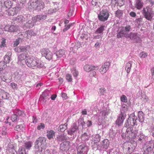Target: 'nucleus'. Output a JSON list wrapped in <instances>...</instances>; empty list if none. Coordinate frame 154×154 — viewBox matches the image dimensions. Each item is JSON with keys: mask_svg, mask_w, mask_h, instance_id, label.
Returning a JSON list of instances; mask_svg holds the SVG:
<instances>
[{"mask_svg": "<svg viewBox=\"0 0 154 154\" xmlns=\"http://www.w3.org/2000/svg\"><path fill=\"white\" fill-rule=\"evenodd\" d=\"M46 138L43 137L38 138L35 143V151L36 154L42 152L46 148Z\"/></svg>", "mask_w": 154, "mask_h": 154, "instance_id": "1", "label": "nucleus"}, {"mask_svg": "<svg viewBox=\"0 0 154 154\" xmlns=\"http://www.w3.org/2000/svg\"><path fill=\"white\" fill-rule=\"evenodd\" d=\"M29 19H32V20H30L28 22H27L24 25V28L25 27L27 28H32L34 26L35 23L37 21H42L46 19L47 18L46 15L43 14L37 15L33 17H32L29 15Z\"/></svg>", "mask_w": 154, "mask_h": 154, "instance_id": "2", "label": "nucleus"}, {"mask_svg": "<svg viewBox=\"0 0 154 154\" xmlns=\"http://www.w3.org/2000/svg\"><path fill=\"white\" fill-rule=\"evenodd\" d=\"M26 63L30 67L36 66L38 68H41L43 66V64L38 59L28 56L27 57Z\"/></svg>", "mask_w": 154, "mask_h": 154, "instance_id": "3", "label": "nucleus"}, {"mask_svg": "<svg viewBox=\"0 0 154 154\" xmlns=\"http://www.w3.org/2000/svg\"><path fill=\"white\" fill-rule=\"evenodd\" d=\"M29 8L35 10L40 11L44 8V3L38 0H30L28 3Z\"/></svg>", "mask_w": 154, "mask_h": 154, "instance_id": "4", "label": "nucleus"}, {"mask_svg": "<svg viewBox=\"0 0 154 154\" xmlns=\"http://www.w3.org/2000/svg\"><path fill=\"white\" fill-rule=\"evenodd\" d=\"M137 118L135 115L134 113H133L129 115V117L125 122V126L126 127H131L137 125Z\"/></svg>", "mask_w": 154, "mask_h": 154, "instance_id": "5", "label": "nucleus"}, {"mask_svg": "<svg viewBox=\"0 0 154 154\" xmlns=\"http://www.w3.org/2000/svg\"><path fill=\"white\" fill-rule=\"evenodd\" d=\"M128 127L125 134V138L127 140L135 138L137 136V131L133 130V127Z\"/></svg>", "mask_w": 154, "mask_h": 154, "instance_id": "6", "label": "nucleus"}, {"mask_svg": "<svg viewBox=\"0 0 154 154\" xmlns=\"http://www.w3.org/2000/svg\"><path fill=\"white\" fill-rule=\"evenodd\" d=\"M136 145L135 143H132L130 142L125 143L123 147L124 152L126 154H129L132 152L135 149Z\"/></svg>", "mask_w": 154, "mask_h": 154, "instance_id": "7", "label": "nucleus"}, {"mask_svg": "<svg viewBox=\"0 0 154 154\" xmlns=\"http://www.w3.org/2000/svg\"><path fill=\"white\" fill-rule=\"evenodd\" d=\"M6 152L7 154H26L25 149L22 148H19L18 152H17L13 145L11 144H8Z\"/></svg>", "mask_w": 154, "mask_h": 154, "instance_id": "8", "label": "nucleus"}, {"mask_svg": "<svg viewBox=\"0 0 154 154\" xmlns=\"http://www.w3.org/2000/svg\"><path fill=\"white\" fill-rule=\"evenodd\" d=\"M109 15V12L107 10L103 9L100 12L98 17L100 21L105 22L107 20Z\"/></svg>", "mask_w": 154, "mask_h": 154, "instance_id": "9", "label": "nucleus"}, {"mask_svg": "<svg viewBox=\"0 0 154 154\" xmlns=\"http://www.w3.org/2000/svg\"><path fill=\"white\" fill-rule=\"evenodd\" d=\"M142 14L145 18L149 20H150L153 16V12L152 11L151 8L149 7L143 8Z\"/></svg>", "mask_w": 154, "mask_h": 154, "instance_id": "10", "label": "nucleus"}, {"mask_svg": "<svg viewBox=\"0 0 154 154\" xmlns=\"http://www.w3.org/2000/svg\"><path fill=\"white\" fill-rule=\"evenodd\" d=\"M79 126L75 123H73L71 127L67 131L68 134L73 136V138L76 136L77 131L78 130Z\"/></svg>", "mask_w": 154, "mask_h": 154, "instance_id": "11", "label": "nucleus"}, {"mask_svg": "<svg viewBox=\"0 0 154 154\" xmlns=\"http://www.w3.org/2000/svg\"><path fill=\"white\" fill-rule=\"evenodd\" d=\"M41 53L42 56L45 57L49 61L52 59L53 54L49 50L43 49L41 51Z\"/></svg>", "mask_w": 154, "mask_h": 154, "instance_id": "12", "label": "nucleus"}, {"mask_svg": "<svg viewBox=\"0 0 154 154\" xmlns=\"http://www.w3.org/2000/svg\"><path fill=\"white\" fill-rule=\"evenodd\" d=\"M109 144V140L107 139L104 140L99 144L97 147L98 149L104 151L105 149L108 148Z\"/></svg>", "mask_w": 154, "mask_h": 154, "instance_id": "13", "label": "nucleus"}, {"mask_svg": "<svg viewBox=\"0 0 154 154\" xmlns=\"http://www.w3.org/2000/svg\"><path fill=\"white\" fill-rule=\"evenodd\" d=\"M129 38L134 42H138L140 40L138 34L136 33L131 32L128 34V38Z\"/></svg>", "mask_w": 154, "mask_h": 154, "instance_id": "14", "label": "nucleus"}, {"mask_svg": "<svg viewBox=\"0 0 154 154\" xmlns=\"http://www.w3.org/2000/svg\"><path fill=\"white\" fill-rule=\"evenodd\" d=\"M88 150L87 146L84 145H80L77 149V154H87Z\"/></svg>", "mask_w": 154, "mask_h": 154, "instance_id": "15", "label": "nucleus"}, {"mask_svg": "<svg viewBox=\"0 0 154 154\" xmlns=\"http://www.w3.org/2000/svg\"><path fill=\"white\" fill-rule=\"evenodd\" d=\"M19 8L18 7L8 8L6 11L5 14L8 16H13L18 13Z\"/></svg>", "mask_w": 154, "mask_h": 154, "instance_id": "16", "label": "nucleus"}, {"mask_svg": "<svg viewBox=\"0 0 154 154\" xmlns=\"http://www.w3.org/2000/svg\"><path fill=\"white\" fill-rule=\"evenodd\" d=\"M70 142L69 141H64L61 143L60 145V149L62 151H66L68 150L70 147Z\"/></svg>", "mask_w": 154, "mask_h": 154, "instance_id": "17", "label": "nucleus"}, {"mask_svg": "<svg viewBox=\"0 0 154 154\" xmlns=\"http://www.w3.org/2000/svg\"><path fill=\"white\" fill-rule=\"evenodd\" d=\"M153 142L151 140L146 142L143 146V150H146L149 152H151L153 148Z\"/></svg>", "mask_w": 154, "mask_h": 154, "instance_id": "18", "label": "nucleus"}, {"mask_svg": "<svg viewBox=\"0 0 154 154\" xmlns=\"http://www.w3.org/2000/svg\"><path fill=\"white\" fill-rule=\"evenodd\" d=\"M30 49V47L29 45L20 46L15 48L14 50L16 52H26L29 51Z\"/></svg>", "mask_w": 154, "mask_h": 154, "instance_id": "19", "label": "nucleus"}, {"mask_svg": "<svg viewBox=\"0 0 154 154\" xmlns=\"http://www.w3.org/2000/svg\"><path fill=\"white\" fill-rule=\"evenodd\" d=\"M27 56L26 54H21L18 57V62L19 64L23 65L26 63L27 61Z\"/></svg>", "mask_w": 154, "mask_h": 154, "instance_id": "20", "label": "nucleus"}, {"mask_svg": "<svg viewBox=\"0 0 154 154\" xmlns=\"http://www.w3.org/2000/svg\"><path fill=\"white\" fill-rule=\"evenodd\" d=\"M18 27L17 26L13 25H6L5 26L4 29L5 31L10 32H16L18 29Z\"/></svg>", "mask_w": 154, "mask_h": 154, "instance_id": "21", "label": "nucleus"}, {"mask_svg": "<svg viewBox=\"0 0 154 154\" xmlns=\"http://www.w3.org/2000/svg\"><path fill=\"white\" fill-rule=\"evenodd\" d=\"M68 139L66 135L64 133L59 134L56 136V140L58 142L65 141Z\"/></svg>", "mask_w": 154, "mask_h": 154, "instance_id": "22", "label": "nucleus"}, {"mask_svg": "<svg viewBox=\"0 0 154 154\" xmlns=\"http://www.w3.org/2000/svg\"><path fill=\"white\" fill-rule=\"evenodd\" d=\"M108 114V112L106 110H104L100 113L98 117V121L100 123V125L102 124V122L103 118L106 117Z\"/></svg>", "mask_w": 154, "mask_h": 154, "instance_id": "23", "label": "nucleus"}, {"mask_svg": "<svg viewBox=\"0 0 154 154\" xmlns=\"http://www.w3.org/2000/svg\"><path fill=\"white\" fill-rule=\"evenodd\" d=\"M110 64L109 62L105 63L99 69V71L101 73L103 74L106 73L109 69Z\"/></svg>", "mask_w": 154, "mask_h": 154, "instance_id": "24", "label": "nucleus"}, {"mask_svg": "<svg viewBox=\"0 0 154 154\" xmlns=\"http://www.w3.org/2000/svg\"><path fill=\"white\" fill-rule=\"evenodd\" d=\"M98 69L97 66H94L88 64H86L84 67V70L87 72H90L91 70H97Z\"/></svg>", "mask_w": 154, "mask_h": 154, "instance_id": "25", "label": "nucleus"}, {"mask_svg": "<svg viewBox=\"0 0 154 154\" xmlns=\"http://www.w3.org/2000/svg\"><path fill=\"white\" fill-rule=\"evenodd\" d=\"M23 74L20 71H17L14 73V79L16 81H21L23 79Z\"/></svg>", "mask_w": 154, "mask_h": 154, "instance_id": "26", "label": "nucleus"}, {"mask_svg": "<svg viewBox=\"0 0 154 154\" xmlns=\"http://www.w3.org/2000/svg\"><path fill=\"white\" fill-rule=\"evenodd\" d=\"M49 92L48 91H45L42 93V95H41L40 99H43V101L46 102L49 99Z\"/></svg>", "mask_w": 154, "mask_h": 154, "instance_id": "27", "label": "nucleus"}, {"mask_svg": "<svg viewBox=\"0 0 154 154\" xmlns=\"http://www.w3.org/2000/svg\"><path fill=\"white\" fill-rule=\"evenodd\" d=\"M55 132L52 130L47 131V137L49 140L54 139L55 136Z\"/></svg>", "mask_w": 154, "mask_h": 154, "instance_id": "28", "label": "nucleus"}, {"mask_svg": "<svg viewBox=\"0 0 154 154\" xmlns=\"http://www.w3.org/2000/svg\"><path fill=\"white\" fill-rule=\"evenodd\" d=\"M128 34L125 32V31L124 29H121L120 31L118 33L117 37L118 38H122L123 37H125L128 38Z\"/></svg>", "mask_w": 154, "mask_h": 154, "instance_id": "29", "label": "nucleus"}, {"mask_svg": "<svg viewBox=\"0 0 154 154\" xmlns=\"http://www.w3.org/2000/svg\"><path fill=\"white\" fill-rule=\"evenodd\" d=\"M27 17H29V15L27 16L26 15H24V16L21 15H19L15 17L14 20L17 22L22 23L24 22L26 20V18Z\"/></svg>", "mask_w": 154, "mask_h": 154, "instance_id": "30", "label": "nucleus"}, {"mask_svg": "<svg viewBox=\"0 0 154 154\" xmlns=\"http://www.w3.org/2000/svg\"><path fill=\"white\" fill-rule=\"evenodd\" d=\"M4 8L5 9L6 8H10L12 6L13 3L10 1L6 0L5 1L4 3H2Z\"/></svg>", "mask_w": 154, "mask_h": 154, "instance_id": "31", "label": "nucleus"}, {"mask_svg": "<svg viewBox=\"0 0 154 154\" xmlns=\"http://www.w3.org/2000/svg\"><path fill=\"white\" fill-rule=\"evenodd\" d=\"M138 117L140 122L142 123L144 122L145 115L142 111H140L138 112Z\"/></svg>", "mask_w": 154, "mask_h": 154, "instance_id": "32", "label": "nucleus"}, {"mask_svg": "<svg viewBox=\"0 0 154 154\" xmlns=\"http://www.w3.org/2000/svg\"><path fill=\"white\" fill-rule=\"evenodd\" d=\"M0 96L3 99H8L10 97V95L8 93L2 90L0 93Z\"/></svg>", "mask_w": 154, "mask_h": 154, "instance_id": "33", "label": "nucleus"}, {"mask_svg": "<svg viewBox=\"0 0 154 154\" xmlns=\"http://www.w3.org/2000/svg\"><path fill=\"white\" fill-rule=\"evenodd\" d=\"M142 0H135V6L137 9H140L143 6V3Z\"/></svg>", "mask_w": 154, "mask_h": 154, "instance_id": "34", "label": "nucleus"}, {"mask_svg": "<svg viewBox=\"0 0 154 154\" xmlns=\"http://www.w3.org/2000/svg\"><path fill=\"white\" fill-rule=\"evenodd\" d=\"M65 51L64 50L61 49L57 51L55 54H56V56L58 57L61 58V57H65Z\"/></svg>", "mask_w": 154, "mask_h": 154, "instance_id": "35", "label": "nucleus"}, {"mask_svg": "<svg viewBox=\"0 0 154 154\" xmlns=\"http://www.w3.org/2000/svg\"><path fill=\"white\" fill-rule=\"evenodd\" d=\"M33 143L31 141H27L24 143L23 145L24 147L26 149L29 150L32 147Z\"/></svg>", "mask_w": 154, "mask_h": 154, "instance_id": "36", "label": "nucleus"}, {"mask_svg": "<svg viewBox=\"0 0 154 154\" xmlns=\"http://www.w3.org/2000/svg\"><path fill=\"white\" fill-rule=\"evenodd\" d=\"M15 130L18 131H23L25 130V125L21 124L17 125L15 128Z\"/></svg>", "mask_w": 154, "mask_h": 154, "instance_id": "37", "label": "nucleus"}, {"mask_svg": "<svg viewBox=\"0 0 154 154\" xmlns=\"http://www.w3.org/2000/svg\"><path fill=\"white\" fill-rule=\"evenodd\" d=\"M12 55L11 52H8L4 57V60L6 63H9L10 61L11 57Z\"/></svg>", "mask_w": 154, "mask_h": 154, "instance_id": "38", "label": "nucleus"}, {"mask_svg": "<svg viewBox=\"0 0 154 154\" xmlns=\"http://www.w3.org/2000/svg\"><path fill=\"white\" fill-rule=\"evenodd\" d=\"M71 73L75 78H76L78 75L79 72L76 70L75 68L73 67L71 69Z\"/></svg>", "mask_w": 154, "mask_h": 154, "instance_id": "39", "label": "nucleus"}, {"mask_svg": "<svg viewBox=\"0 0 154 154\" xmlns=\"http://www.w3.org/2000/svg\"><path fill=\"white\" fill-rule=\"evenodd\" d=\"M67 125V124L66 123L60 125L58 128L59 131L62 132H64L66 129Z\"/></svg>", "mask_w": 154, "mask_h": 154, "instance_id": "40", "label": "nucleus"}, {"mask_svg": "<svg viewBox=\"0 0 154 154\" xmlns=\"http://www.w3.org/2000/svg\"><path fill=\"white\" fill-rule=\"evenodd\" d=\"M90 137L89 135L86 133H84L81 136L82 140L83 141H85L89 139Z\"/></svg>", "mask_w": 154, "mask_h": 154, "instance_id": "41", "label": "nucleus"}, {"mask_svg": "<svg viewBox=\"0 0 154 154\" xmlns=\"http://www.w3.org/2000/svg\"><path fill=\"white\" fill-rule=\"evenodd\" d=\"M11 119L12 122H17L19 120V117H18V116L14 113V114L12 115L11 116Z\"/></svg>", "mask_w": 154, "mask_h": 154, "instance_id": "42", "label": "nucleus"}, {"mask_svg": "<svg viewBox=\"0 0 154 154\" xmlns=\"http://www.w3.org/2000/svg\"><path fill=\"white\" fill-rule=\"evenodd\" d=\"M132 63L129 62L127 63L126 65L125 70L127 73H129L131 70Z\"/></svg>", "mask_w": 154, "mask_h": 154, "instance_id": "43", "label": "nucleus"}, {"mask_svg": "<svg viewBox=\"0 0 154 154\" xmlns=\"http://www.w3.org/2000/svg\"><path fill=\"white\" fill-rule=\"evenodd\" d=\"M126 117V114L124 112H121V113L119 114L118 118L123 120H125Z\"/></svg>", "mask_w": 154, "mask_h": 154, "instance_id": "44", "label": "nucleus"}, {"mask_svg": "<svg viewBox=\"0 0 154 154\" xmlns=\"http://www.w3.org/2000/svg\"><path fill=\"white\" fill-rule=\"evenodd\" d=\"M100 136L99 134H96L93 136V139L94 142L97 143L100 141Z\"/></svg>", "mask_w": 154, "mask_h": 154, "instance_id": "45", "label": "nucleus"}, {"mask_svg": "<svg viewBox=\"0 0 154 154\" xmlns=\"http://www.w3.org/2000/svg\"><path fill=\"white\" fill-rule=\"evenodd\" d=\"M105 28V26H102L98 28L95 31V33L97 34H100L102 33L103 32Z\"/></svg>", "mask_w": 154, "mask_h": 154, "instance_id": "46", "label": "nucleus"}, {"mask_svg": "<svg viewBox=\"0 0 154 154\" xmlns=\"http://www.w3.org/2000/svg\"><path fill=\"white\" fill-rule=\"evenodd\" d=\"M123 14V12L122 11L120 10L119 9L118 10L115 12V16L119 18L122 16Z\"/></svg>", "mask_w": 154, "mask_h": 154, "instance_id": "47", "label": "nucleus"}, {"mask_svg": "<svg viewBox=\"0 0 154 154\" xmlns=\"http://www.w3.org/2000/svg\"><path fill=\"white\" fill-rule=\"evenodd\" d=\"M75 14L74 13V8L71 7L69 10V12L68 14V16L70 17L72 16H74Z\"/></svg>", "mask_w": 154, "mask_h": 154, "instance_id": "48", "label": "nucleus"}, {"mask_svg": "<svg viewBox=\"0 0 154 154\" xmlns=\"http://www.w3.org/2000/svg\"><path fill=\"white\" fill-rule=\"evenodd\" d=\"M58 10V9L57 8H55V9H51L48 11H46V14H50L56 12Z\"/></svg>", "mask_w": 154, "mask_h": 154, "instance_id": "49", "label": "nucleus"}, {"mask_svg": "<svg viewBox=\"0 0 154 154\" xmlns=\"http://www.w3.org/2000/svg\"><path fill=\"white\" fill-rule=\"evenodd\" d=\"M14 112V113L18 116L19 117V116L22 115L23 113V112L22 111L18 109L15 110Z\"/></svg>", "mask_w": 154, "mask_h": 154, "instance_id": "50", "label": "nucleus"}, {"mask_svg": "<svg viewBox=\"0 0 154 154\" xmlns=\"http://www.w3.org/2000/svg\"><path fill=\"white\" fill-rule=\"evenodd\" d=\"M123 122V120L118 118L116 122V126L117 125L118 127L121 126L122 125Z\"/></svg>", "mask_w": 154, "mask_h": 154, "instance_id": "51", "label": "nucleus"}, {"mask_svg": "<svg viewBox=\"0 0 154 154\" xmlns=\"http://www.w3.org/2000/svg\"><path fill=\"white\" fill-rule=\"evenodd\" d=\"M5 9L4 8L2 2L0 3V16H2L3 15L4 12L3 11L5 10Z\"/></svg>", "mask_w": 154, "mask_h": 154, "instance_id": "52", "label": "nucleus"}, {"mask_svg": "<svg viewBox=\"0 0 154 154\" xmlns=\"http://www.w3.org/2000/svg\"><path fill=\"white\" fill-rule=\"evenodd\" d=\"M122 29L124 30L125 32H128L131 29V26L129 25H127L125 27H122Z\"/></svg>", "mask_w": 154, "mask_h": 154, "instance_id": "53", "label": "nucleus"}, {"mask_svg": "<svg viewBox=\"0 0 154 154\" xmlns=\"http://www.w3.org/2000/svg\"><path fill=\"white\" fill-rule=\"evenodd\" d=\"M45 124L43 123H40L37 127V129L38 130H41V129H43L45 128Z\"/></svg>", "mask_w": 154, "mask_h": 154, "instance_id": "54", "label": "nucleus"}, {"mask_svg": "<svg viewBox=\"0 0 154 154\" xmlns=\"http://www.w3.org/2000/svg\"><path fill=\"white\" fill-rule=\"evenodd\" d=\"M79 123L81 125L83 128V126L85 125V122L84 121L83 119V118H80L79 119L78 121Z\"/></svg>", "mask_w": 154, "mask_h": 154, "instance_id": "55", "label": "nucleus"}, {"mask_svg": "<svg viewBox=\"0 0 154 154\" xmlns=\"http://www.w3.org/2000/svg\"><path fill=\"white\" fill-rule=\"evenodd\" d=\"M66 79L69 82L72 81V78L71 75L69 74H68L66 75Z\"/></svg>", "mask_w": 154, "mask_h": 154, "instance_id": "56", "label": "nucleus"}, {"mask_svg": "<svg viewBox=\"0 0 154 154\" xmlns=\"http://www.w3.org/2000/svg\"><path fill=\"white\" fill-rule=\"evenodd\" d=\"M147 56V53L145 52H142L139 54V57L141 58H145Z\"/></svg>", "mask_w": 154, "mask_h": 154, "instance_id": "57", "label": "nucleus"}, {"mask_svg": "<svg viewBox=\"0 0 154 154\" xmlns=\"http://www.w3.org/2000/svg\"><path fill=\"white\" fill-rule=\"evenodd\" d=\"M5 66L6 65L3 61L0 62V72L4 69Z\"/></svg>", "mask_w": 154, "mask_h": 154, "instance_id": "58", "label": "nucleus"}, {"mask_svg": "<svg viewBox=\"0 0 154 154\" xmlns=\"http://www.w3.org/2000/svg\"><path fill=\"white\" fill-rule=\"evenodd\" d=\"M138 137V140L140 141H141L143 139H145L146 138V137L142 133H140V134Z\"/></svg>", "mask_w": 154, "mask_h": 154, "instance_id": "59", "label": "nucleus"}, {"mask_svg": "<svg viewBox=\"0 0 154 154\" xmlns=\"http://www.w3.org/2000/svg\"><path fill=\"white\" fill-rule=\"evenodd\" d=\"M97 103V102L96 101H94L92 103V106H91V109L92 110H94L95 109L96 104Z\"/></svg>", "mask_w": 154, "mask_h": 154, "instance_id": "60", "label": "nucleus"}, {"mask_svg": "<svg viewBox=\"0 0 154 154\" xmlns=\"http://www.w3.org/2000/svg\"><path fill=\"white\" fill-rule=\"evenodd\" d=\"M123 2V0H111V3L112 5H115L116 4H119L121 1Z\"/></svg>", "mask_w": 154, "mask_h": 154, "instance_id": "61", "label": "nucleus"}, {"mask_svg": "<svg viewBox=\"0 0 154 154\" xmlns=\"http://www.w3.org/2000/svg\"><path fill=\"white\" fill-rule=\"evenodd\" d=\"M121 100L122 102L126 103L127 102V99L125 95H122L121 97Z\"/></svg>", "mask_w": 154, "mask_h": 154, "instance_id": "62", "label": "nucleus"}, {"mask_svg": "<svg viewBox=\"0 0 154 154\" xmlns=\"http://www.w3.org/2000/svg\"><path fill=\"white\" fill-rule=\"evenodd\" d=\"M107 154H119L116 151H115L113 149L108 150L107 152Z\"/></svg>", "mask_w": 154, "mask_h": 154, "instance_id": "63", "label": "nucleus"}, {"mask_svg": "<svg viewBox=\"0 0 154 154\" xmlns=\"http://www.w3.org/2000/svg\"><path fill=\"white\" fill-rule=\"evenodd\" d=\"M6 39L5 38H3L2 39L1 42V44L0 46L1 48L4 47L5 46L6 44Z\"/></svg>", "mask_w": 154, "mask_h": 154, "instance_id": "64", "label": "nucleus"}]
</instances>
